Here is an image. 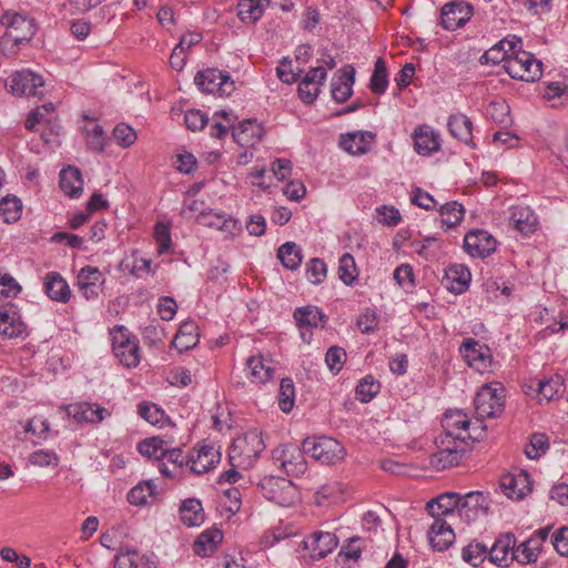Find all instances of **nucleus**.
Listing matches in <instances>:
<instances>
[{
  "instance_id": "f257e3e1",
  "label": "nucleus",
  "mask_w": 568,
  "mask_h": 568,
  "mask_svg": "<svg viewBox=\"0 0 568 568\" xmlns=\"http://www.w3.org/2000/svg\"><path fill=\"white\" fill-rule=\"evenodd\" d=\"M262 432L251 429L237 436L229 450L232 467L247 469L252 467L265 449Z\"/></svg>"
},
{
  "instance_id": "f03ea898",
  "label": "nucleus",
  "mask_w": 568,
  "mask_h": 568,
  "mask_svg": "<svg viewBox=\"0 0 568 568\" xmlns=\"http://www.w3.org/2000/svg\"><path fill=\"white\" fill-rule=\"evenodd\" d=\"M506 389L499 382L484 385L476 394L474 404L478 418L499 417L505 409Z\"/></svg>"
},
{
  "instance_id": "7ed1b4c3",
  "label": "nucleus",
  "mask_w": 568,
  "mask_h": 568,
  "mask_svg": "<svg viewBox=\"0 0 568 568\" xmlns=\"http://www.w3.org/2000/svg\"><path fill=\"white\" fill-rule=\"evenodd\" d=\"M437 450L430 455L429 464L436 470L457 466L463 459L468 443H463L462 438L449 436H439L435 442Z\"/></svg>"
},
{
  "instance_id": "20e7f679",
  "label": "nucleus",
  "mask_w": 568,
  "mask_h": 568,
  "mask_svg": "<svg viewBox=\"0 0 568 568\" xmlns=\"http://www.w3.org/2000/svg\"><path fill=\"white\" fill-rule=\"evenodd\" d=\"M260 489L266 499L282 507H290L298 501L296 486L284 477H264L260 483Z\"/></svg>"
},
{
  "instance_id": "39448f33",
  "label": "nucleus",
  "mask_w": 568,
  "mask_h": 568,
  "mask_svg": "<svg viewBox=\"0 0 568 568\" xmlns=\"http://www.w3.org/2000/svg\"><path fill=\"white\" fill-rule=\"evenodd\" d=\"M302 447L306 454L324 465L336 464L345 456L344 447L332 437L306 438Z\"/></svg>"
},
{
  "instance_id": "423d86ee",
  "label": "nucleus",
  "mask_w": 568,
  "mask_h": 568,
  "mask_svg": "<svg viewBox=\"0 0 568 568\" xmlns=\"http://www.w3.org/2000/svg\"><path fill=\"white\" fill-rule=\"evenodd\" d=\"M112 349L120 363L128 367H136L140 363V346L135 336L124 327H116L111 332Z\"/></svg>"
},
{
  "instance_id": "0eeeda50",
  "label": "nucleus",
  "mask_w": 568,
  "mask_h": 568,
  "mask_svg": "<svg viewBox=\"0 0 568 568\" xmlns=\"http://www.w3.org/2000/svg\"><path fill=\"white\" fill-rule=\"evenodd\" d=\"M506 72L513 78L526 82L535 81L541 75V62L527 51H518L504 64Z\"/></svg>"
},
{
  "instance_id": "6e6552de",
  "label": "nucleus",
  "mask_w": 568,
  "mask_h": 568,
  "mask_svg": "<svg viewBox=\"0 0 568 568\" xmlns=\"http://www.w3.org/2000/svg\"><path fill=\"white\" fill-rule=\"evenodd\" d=\"M306 452L296 445H282L272 452V457L288 476H300L307 469L304 455Z\"/></svg>"
},
{
  "instance_id": "1a4fd4ad",
  "label": "nucleus",
  "mask_w": 568,
  "mask_h": 568,
  "mask_svg": "<svg viewBox=\"0 0 568 568\" xmlns=\"http://www.w3.org/2000/svg\"><path fill=\"white\" fill-rule=\"evenodd\" d=\"M0 22L7 28L6 41H12L14 44L30 41L36 33L33 20L20 13L6 12Z\"/></svg>"
},
{
  "instance_id": "9d476101",
  "label": "nucleus",
  "mask_w": 568,
  "mask_h": 568,
  "mask_svg": "<svg viewBox=\"0 0 568 568\" xmlns=\"http://www.w3.org/2000/svg\"><path fill=\"white\" fill-rule=\"evenodd\" d=\"M195 84L205 93L230 95L234 91V81L229 73L217 69L199 71L194 78Z\"/></svg>"
},
{
  "instance_id": "9b49d317",
  "label": "nucleus",
  "mask_w": 568,
  "mask_h": 568,
  "mask_svg": "<svg viewBox=\"0 0 568 568\" xmlns=\"http://www.w3.org/2000/svg\"><path fill=\"white\" fill-rule=\"evenodd\" d=\"M470 419L464 412L448 410L443 418V436L462 438L463 443H467V439L478 440L477 427L473 425L470 429Z\"/></svg>"
},
{
  "instance_id": "f8f14e48",
  "label": "nucleus",
  "mask_w": 568,
  "mask_h": 568,
  "mask_svg": "<svg viewBox=\"0 0 568 568\" xmlns=\"http://www.w3.org/2000/svg\"><path fill=\"white\" fill-rule=\"evenodd\" d=\"M440 26L445 30L454 31L464 27L473 17L474 8L464 0H454L443 6Z\"/></svg>"
},
{
  "instance_id": "ddd939ff",
  "label": "nucleus",
  "mask_w": 568,
  "mask_h": 568,
  "mask_svg": "<svg viewBox=\"0 0 568 568\" xmlns=\"http://www.w3.org/2000/svg\"><path fill=\"white\" fill-rule=\"evenodd\" d=\"M338 545L335 534L329 531H314L300 544L303 550L308 551L311 560H320L331 554Z\"/></svg>"
},
{
  "instance_id": "4468645a",
  "label": "nucleus",
  "mask_w": 568,
  "mask_h": 568,
  "mask_svg": "<svg viewBox=\"0 0 568 568\" xmlns=\"http://www.w3.org/2000/svg\"><path fill=\"white\" fill-rule=\"evenodd\" d=\"M104 275L98 267L87 265L77 275L75 286L85 300L98 298L103 291Z\"/></svg>"
},
{
  "instance_id": "2eb2a0df",
  "label": "nucleus",
  "mask_w": 568,
  "mask_h": 568,
  "mask_svg": "<svg viewBox=\"0 0 568 568\" xmlns=\"http://www.w3.org/2000/svg\"><path fill=\"white\" fill-rule=\"evenodd\" d=\"M466 363L478 372L487 371L491 365L490 349L474 338H467L459 347Z\"/></svg>"
},
{
  "instance_id": "dca6fc26",
  "label": "nucleus",
  "mask_w": 568,
  "mask_h": 568,
  "mask_svg": "<svg viewBox=\"0 0 568 568\" xmlns=\"http://www.w3.org/2000/svg\"><path fill=\"white\" fill-rule=\"evenodd\" d=\"M44 82L42 77L30 70L16 72L7 80L6 85L13 94L18 95H40V89Z\"/></svg>"
},
{
  "instance_id": "f3484780",
  "label": "nucleus",
  "mask_w": 568,
  "mask_h": 568,
  "mask_svg": "<svg viewBox=\"0 0 568 568\" xmlns=\"http://www.w3.org/2000/svg\"><path fill=\"white\" fill-rule=\"evenodd\" d=\"M500 488L510 499L521 500L532 490V481L526 470H518L501 477Z\"/></svg>"
},
{
  "instance_id": "a211bd4d",
  "label": "nucleus",
  "mask_w": 568,
  "mask_h": 568,
  "mask_svg": "<svg viewBox=\"0 0 568 568\" xmlns=\"http://www.w3.org/2000/svg\"><path fill=\"white\" fill-rule=\"evenodd\" d=\"M488 510L486 497L480 491H470L464 496L460 495L459 506H457L458 515L467 523L476 520L480 515H485Z\"/></svg>"
},
{
  "instance_id": "6ab92c4d",
  "label": "nucleus",
  "mask_w": 568,
  "mask_h": 568,
  "mask_svg": "<svg viewBox=\"0 0 568 568\" xmlns=\"http://www.w3.org/2000/svg\"><path fill=\"white\" fill-rule=\"evenodd\" d=\"M464 247L473 256L485 257L496 250V240L488 232L476 230L466 234Z\"/></svg>"
},
{
  "instance_id": "aec40b11",
  "label": "nucleus",
  "mask_w": 568,
  "mask_h": 568,
  "mask_svg": "<svg viewBox=\"0 0 568 568\" xmlns=\"http://www.w3.org/2000/svg\"><path fill=\"white\" fill-rule=\"evenodd\" d=\"M220 458L221 454L214 447L202 446L189 456L186 465L194 474L201 475L212 469Z\"/></svg>"
},
{
  "instance_id": "412c9836",
  "label": "nucleus",
  "mask_w": 568,
  "mask_h": 568,
  "mask_svg": "<svg viewBox=\"0 0 568 568\" xmlns=\"http://www.w3.org/2000/svg\"><path fill=\"white\" fill-rule=\"evenodd\" d=\"M65 412L79 423H100L104 419L106 409L98 404L83 402L65 406Z\"/></svg>"
},
{
  "instance_id": "4be33fe9",
  "label": "nucleus",
  "mask_w": 568,
  "mask_h": 568,
  "mask_svg": "<svg viewBox=\"0 0 568 568\" xmlns=\"http://www.w3.org/2000/svg\"><path fill=\"white\" fill-rule=\"evenodd\" d=\"M515 545L516 537L514 534L500 535L489 550L490 561L500 567H507L514 560L511 552Z\"/></svg>"
},
{
  "instance_id": "5701e85b",
  "label": "nucleus",
  "mask_w": 568,
  "mask_h": 568,
  "mask_svg": "<svg viewBox=\"0 0 568 568\" xmlns=\"http://www.w3.org/2000/svg\"><path fill=\"white\" fill-rule=\"evenodd\" d=\"M414 146L418 154L429 155L440 148L439 134L429 125H418L414 131Z\"/></svg>"
},
{
  "instance_id": "b1692460",
  "label": "nucleus",
  "mask_w": 568,
  "mask_h": 568,
  "mask_svg": "<svg viewBox=\"0 0 568 568\" xmlns=\"http://www.w3.org/2000/svg\"><path fill=\"white\" fill-rule=\"evenodd\" d=\"M246 377L253 384H266L273 379L274 368L272 361L264 358L262 355L251 356L246 361Z\"/></svg>"
},
{
  "instance_id": "393cba45",
  "label": "nucleus",
  "mask_w": 568,
  "mask_h": 568,
  "mask_svg": "<svg viewBox=\"0 0 568 568\" xmlns=\"http://www.w3.org/2000/svg\"><path fill=\"white\" fill-rule=\"evenodd\" d=\"M43 287L48 297L52 301L67 303L71 297L68 282L58 272H49L43 278Z\"/></svg>"
},
{
  "instance_id": "a878e982",
  "label": "nucleus",
  "mask_w": 568,
  "mask_h": 568,
  "mask_svg": "<svg viewBox=\"0 0 568 568\" xmlns=\"http://www.w3.org/2000/svg\"><path fill=\"white\" fill-rule=\"evenodd\" d=\"M27 326L20 321L12 304L0 306V334L9 338L19 337Z\"/></svg>"
},
{
  "instance_id": "bb28decb",
  "label": "nucleus",
  "mask_w": 568,
  "mask_h": 568,
  "mask_svg": "<svg viewBox=\"0 0 568 568\" xmlns=\"http://www.w3.org/2000/svg\"><path fill=\"white\" fill-rule=\"evenodd\" d=\"M263 136V128L256 120H245L233 129V139L241 146L255 145Z\"/></svg>"
},
{
  "instance_id": "cd10ccee",
  "label": "nucleus",
  "mask_w": 568,
  "mask_h": 568,
  "mask_svg": "<svg viewBox=\"0 0 568 568\" xmlns=\"http://www.w3.org/2000/svg\"><path fill=\"white\" fill-rule=\"evenodd\" d=\"M428 539L433 548L446 550L453 545L455 534L444 518L434 519L428 530Z\"/></svg>"
},
{
  "instance_id": "c85d7f7f",
  "label": "nucleus",
  "mask_w": 568,
  "mask_h": 568,
  "mask_svg": "<svg viewBox=\"0 0 568 568\" xmlns=\"http://www.w3.org/2000/svg\"><path fill=\"white\" fill-rule=\"evenodd\" d=\"M354 82L355 70L351 65L344 69L342 74H335L331 83V92L333 99L338 103H343L348 100L353 93Z\"/></svg>"
},
{
  "instance_id": "c756f323",
  "label": "nucleus",
  "mask_w": 568,
  "mask_h": 568,
  "mask_svg": "<svg viewBox=\"0 0 568 568\" xmlns=\"http://www.w3.org/2000/svg\"><path fill=\"white\" fill-rule=\"evenodd\" d=\"M460 495L457 493H445L427 504V509L434 519L452 516L459 506Z\"/></svg>"
},
{
  "instance_id": "7c9ffc66",
  "label": "nucleus",
  "mask_w": 568,
  "mask_h": 568,
  "mask_svg": "<svg viewBox=\"0 0 568 568\" xmlns=\"http://www.w3.org/2000/svg\"><path fill=\"white\" fill-rule=\"evenodd\" d=\"M375 135L372 132H355L342 135L339 145L349 154L359 155L369 150Z\"/></svg>"
},
{
  "instance_id": "2f4dec72",
  "label": "nucleus",
  "mask_w": 568,
  "mask_h": 568,
  "mask_svg": "<svg viewBox=\"0 0 568 568\" xmlns=\"http://www.w3.org/2000/svg\"><path fill=\"white\" fill-rule=\"evenodd\" d=\"M510 221L514 227L525 235L535 232L538 223L537 216L528 206H513Z\"/></svg>"
},
{
  "instance_id": "473e14b6",
  "label": "nucleus",
  "mask_w": 568,
  "mask_h": 568,
  "mask_svg": "<svg viewBox=\"0 0 568 568\" xmlns=\"http://www.w3.org/2000/svg\"><path fill=\"white\" fill-rule=\"evenodd\" d=\"M199 343L197 326L194 322H184L175 334L172 346L180 353L194 347Z\"/></svg>"
},
{
  "instance_id": "72a5a7b5",
  "label": "nucleus",
  "mask_w": 568,
  "mask_h": 568,
  "mask_svg": "<svg viewBox=\"0 0 568 568\" xmlns=\"http://www.w3.org/2000/svg\"><path fill=\"white\" fill-rule=\"evenodd\" d=\"M60 187L70 197H78L83 191L81 172L77 168L69 166L60 172Z\"/></svg>"
},
{
  "instance_id": "f704fd0d",
  "label": "nucleus",
  "mask_w": 568,
  "mask_h": 568,
  "mask_svg": "<svg viewBox=\"0 0 568 568\" xmlns=\"http://www.w3.org/2000/svg\"><path fill=\"white\" fill-rule=\"evenodd\" d=\"M536 392L539 403H549L555 399L564 392V382L561 376L554 375L549 378L538 381Z\"/></svg>"
},
{
  "instance_id": "c9c22d12",
  "label": "nucleus",
  "mask_w": 568,
  "mask_h": 568,
  "mask_svg": "<svg viewBox=\"0 0 568 568\" xmlns=\"http://www.w3.org/2000/svg\"><path fill=\"white\" fill-rule=\"evenodd\" d=\"M181 520L189 527H196L204 523V510L199 499H185L180 507Z\"/></svg>"
},
{
  "instance_id": "e433bc0d",
  "label": "nucleus",
  "mask_w": 568,
  "mask_h": 568,
  "mask_svg": "<svg viewBox=\"0 0 568 568\" xmlns=\"http://www.w3.org/2000/svg\"><path fill=\"white\" fill-rule=\"evenodd\" d=\"M448 129L452 135L468 144L471 142L473 123L465 114H453L448 119Z\"/></svg>"
},
{
  "instance_id": "4c0bfd02",
  "label": "nucleus",
  "mask_w": 568,
  "mask_h": 568,
  "mask_svg": "<svg viewBox=\"0 0 568 568\" xmlns=\"http://www.w3.org/2000/svg\"><path fill=\"white\" fill-rule=\"evenodd\" d=\"M268 0H240L237 17L245 23H254L263 16Z\"/></svg>"
},
{
  "instance_id": "58836bf2",
  "label": "nucleus",
  "mask_w": 568,
  "mask_h": 568,
  "mask_svg": "<svg viewBox=\"0 0 568 568\" xmlns=\"http://www.w3.org/2000/svg\"><path fill=\"white\" fill-rule=\"evenodd\" d=\"M223 535L219 529H209L203 531L193 545V550L197 556L206 557L222 541Z\"/></svg>"
},
{
  "instance_id": "ea45409f",
  "label": "nucleus",
  "mask_w": 568,
  "mask_h": 568,
  "mask_svg": "<svg viewBox=\"0 0 568 568\" xmlns=\"http://www.w3.org/2000/svg\"><path fill=\"white\" fill-rule=\"evenodd\" d=\"M539 551L540 544L532 537L521 542L518 547L515 546L511 556L514 560L520 564H530L537 561Z\"/></svg>"
},
{
  "instance_id": "a19ab883",
  "label": "nucleus",
  "mask_w": 568,
  "mask_h": 568,
  "mask_svg": "<svg viewBox=\"0 0 568 568\" xmlns=\"http://www.w3.org/2000/svg\"><path fill=\"white\" fill-rule=\"evenodd\" d=\"M447 281L450 283V291L463 293L470 282V272L463 265H453L446 272Z\"/></svg>"
},
{
  "instance_id": "79ce46f5",
  "label": "nucleus",
  "mask_w": 568,
  "mask_h": 568,
  "mask_svg": "<svg viewBox=\"0 0 568 568\" xmlns=\"http://www.w3.org/2000/svg\"><path fill=\"white\" fill-rule=\"evenodd\" d=\"M294 318L300 328L317 327L318 324L325 321L326 316L321 310L314 306L300 307L294 312Z\"/></svg>"
},
{
  "instance_id": "37998d69",
  "label": "nucleus",
  "mask_w": 568,
  "mask_h": 568,
  "mask_svg": "<svg viewBox=\"0 0 568 568\" xmlns=\"http://www.w3.org/2000/svg\"><path fill=\"white\" fill-rule=\"evenodd\" d=\"M277 257L283 266L288 270H296L302 263L300 247L293 242H286L277 251Z\"/></svg>"
},
{
  "instance_id": "c03bdc74",
  "label": "nucleus",
  "mask_w": 568,
  "mask_h": 568,
  "mask_svg": "<svg viewBox=\"0 0 568 568\" xmlns=\"http://www.w3.org/2000/svg\"><path fill=\"white\" fill-rule=\"evenodd\" d=\"M338 278L347 286H352L357 277L358 270L355 260L349 253H345L338 261Z\"/></svg>"
},
{
  "instance_id": "a18cd8bd",
  "label": "nucleus",
  "mask_w": 568,
  "mask_h": 568,
  "mask_svg": "<svg viewBox=\"0 0 568 568\" xmlns=\"http://www.w3.org/2000/svg\"><path fill=\"white\" fill-rule=\"evenodd\" d=\"M166 444L168 442L160 437H151L139 443L138 450L143 456L162 460L166 452Z\"/></svg>"
},
{
  "instance_id": "49530a36",
  "label": "nucleus",
  "mask_w": 568,
  "mask_h": 568,
  "mask_svg": "<svg viewBox=\"0 0 568 568\" xmlns=\"http://www.w3.org/2000/svg\"><path fill=\"white\" fill-rule=\"evenodd\" d=\"M388 85V75L385 61L378 58L374 65L369 89L376 94H383Z\"/></svg>"
},
{
  "instance_id": "de8ad7c7",
  "label": "nucleus",
  "mask_w": 568,
  "mask_h": 568,
  "mask_svg": "<svg viewBox=\"0 0 568 568\" xmlns=\"http://www.w3.org/2000/svg\"><path fill=\"white\" fill-rule=\"evenodd\" d=\"M22 203L16 196H6L0 201V214L7 223L16 222L20 219Z\"/></svg>"
},
{
  "instance_id": "09e8293b",
  "label": "nucleus",
  "mask_w": 568,
  "mask_h": 568,
  "mask_svg": "<svg viewBox=\"0 0 568 568\" xmlns=\"http://www.w3.org/2000/svg\"><path fill=\"white\" fill-rule=\"evenodd\" d=\"M295 402V388L291 378H283L280 385L278 405L282 412L290 413Z\"/></svg>"
},
{
  "instance_id": "8fccbe9b",
  "label": "nucleus",
  "mask_w": 568,
  "mask_h": 568,
  "mask_svg": "<svg viewBox=\"0 0 568 568\" xmlns=\"http://www.w3.org/2000/svg\"><path fill=\"white\" fill-rule=\"evenodd\" d=\"M145 561V555L139 554L135 549H128L115 556L114 568H139Z\"/></svg>"
},
{
  "instance_id": "3c124183",
  "label": "nucleus",
  "mask_w": 568,
  "mask_h": 568,
  "mask_svg": "<svg viewBox=\"0 0 568 568\" xmlns=\"http://www.w3.org/2000/svg\"><path fill=\"white\" fill-rule=\"evenodd\" d=\"M440 215L443 223L453 227L463 220L464 207L457 202H449L440 207Z\"/></svg>"
},
{
  "instance_id": "603ef678",
  "label": "nucleus",
  "mask_w": 568,
  "mask_h": 568,
  "mask_svg": "<svg viewBox=\"0 0 568 568\" xmlns=\"http://www.w3.org/2000/svg\"><path fill=\"white\" fill-rule=\"evenodd\" d=\"M381 385L372 376L362 378L356 387L357 398L363 403H368L378 394Z\"/></svg>"
},
{
  "instance_id": "864d4df0",
  "label": "nucleus",
  "mask_w": 568,
  "mask_h": 568,
  "mask_svg": "<svg viewBox=\"0 0 568 568\" xmlns=\"http://www.w3.org/2000/svg\"><path fill=\"white\" fill-rule=\"evenodd\" d=\"M154 489L155 485L151 480L139 484L129 491L128 500L132 505H144L148 501V497L153 495Z\"/></svg>"
},
{
  "instance_id": "5fc2aeb1",
  "label": "nucleus",
  "mask_w": 568,
  "mask_h": 568,
  "mask_svg": "<svg viewBox=\"0 0 568 568\" xmlns=\"http://www.w3.org/2000/svg\"><path fill=\"white\" fill-rule=\"evenodd\" d=\"M488 548L480 542L469 544L463 549V559L474 567L479 566L486 557Z\"/></svg>"
},
{
  "instance_id": "6e6d98bb",
  "label": "nucleus",
  "mask_w": 568,
  "mask_h": 568,
  "mask_svg": "<svg viewBox=\"0 0 568 568\" xmlns=\"http://www.w3.org/2000/svg\"><path fill=\"white\" fill-rule=\"evenodd\" d=\"M85 132L89 149L95 152H102L105 145V135L102 128L97 123H92L90 126L85 128Z\"/></svg>"
},
{
  "instance_id": "4d7b16f0",
  "label": "nucleus",
  "mask_w": 568,
  "mask_h": 568,
  "mask_svg": "<svg viewBox=\"0 0 568 568\" xmlns=\"http://www.w3.org/2000/svg\"><path fill=\"white\" fill-rule=\"evenodd\" d=\"M345 359L346 352L344 348L339 346L329 347L325 355L326 365L333 374H337L341 372L345 363Z\"/></svg>"
},
{
  "instance_id": "13d9d810",
  "label": "nucleus",
  "mask_w": 568,
  "mask_h": 568,
  "mask_svg": "<svg viewBox=\"0 0 568 568\" xmlns=\"http://www.w3.org/2000/svg\"><path fill=\"white\" fill-rule=\"evenodd\" d=\"M326 264L321 258H312L306 266V277L313 284H321L326 277Z\"/></svg>"
},
{
  "instance_id": "bf43d9fd",
  "label": "nucleus",
  "mask_w": 568,
  "mask_h": 568,
  "mask_svg": "<svg viewBox=\"0 0 568 568\" xmlns=\"http://www.w3.org/2000/svg\"><path fill=\"white\" fill-rule=\"evenodd\" d=\"M113 139L123 148L132 145L136 140L135 131L125 123H120L113 129Z\"/></svg>"
},
{
  "instance_id": "052dcab7",
  "label": "nucleus",
  "mask_w": 568,
  "mask_h": 568,
  "mask_svg": "<svg viewBox=\"0 0 568 568\" xmlns=\"http://www.w3.org/2000/svg\"><path fill=\"white\" fill-rule=\"evenodd\" d=\"M139 415L152 425H158L164 418V412L155 404L143 403L139 405Z\"/></svg>"
},
{
  "instance_id": "680f3d73",
  "label": "nucleus",
  "mask_w": 568,
  "mask_h": 568,
  "mask_svg": "<svg viewBox=\"0 0 568 568\" xmlns=\"http://www.w3.org/2000/svg\"><path fill=\"white\" fill-rule=\"evenodd\" d=\"M30 463L34 466L45 467L50 465H58V455L49 449H39L31 454Z\"/></svg>"
},
{
  "instance_id": "e2e57ef3",
  "label": "nucleus",
  "mask_w": 568,
  "mask_h": 568,
  "mask_svg": "<svg viewBox=\"0 0 568 568\" xmlns=\"http://www.w3.org/2000/svg\"><path fill=\"white\" fill-rule=\"evenodd\" d=\"M184 122L191 131H200L207 124L209 118L200 110H189L184 114Z\"/></svg>"
},
{
  "instance_id": "0e129e2a",
  "label": "nucleus",
  "mask_w": 568,
  "mask_h": 568,
  "mask_svg": "<svg viewBox=\"0 0 568 568\" xmlns=\"http://www.w3.org/2000/svg\"><path fill=\"white\" fill-rule=\"evenodd\" d=\"M20 291L21 286L12 276L0 273V298L16 297Z\"/></svg>"
},
{
  "instance_id": "69168bd1",
  "label": "nucleus",
  "mask_w": 568,
  "mask_h": 568,
  "mask_svg": "<svg viewBox=\"0 0 568 568\" xmlns=\"http://www.w3.org/2000/svg\"><path fill=\"white\" fill-rule=\"evenodd\" d=\"M548 448V442L542 434H535L528 447H526V455L530 459L539 457Z\"/></svg>"
},
{
  "instance_id": "338daca9",
  "label": "nucleus",
  "mask_w": 568,
  "mask_h": 568,
  "mask_svg": "<svg viewBox=\"0 0 568 568\" xmlns=\"http://www.w3.org/2000/svg\"><path fill=\"white\" fill-rule=\"evenodd\" d=\"M154 237L159 245V253L166 252L171 246V232L168 225L158 223L154 227Z\"/></svg>"
},
{
  "instance_id": "774afa93",
  "label": "nucleus",
  "mask_w": 568,
  "mask_h": 568,
  "mask_svg": "<svg viewBox=\"0 0 568 568\" xmlns=\"http://www.w3.org/2000/svg\"><path fill=\"white\" fill-rule=\"evenodd\" d=\"M551 544L559 555L568 557V527H561L554 532Z\"/></svg>"
}]
</instances>
